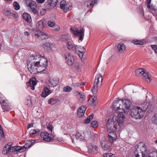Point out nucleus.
I'll use <instances>...</instances> for the list:
<instances>
[{"label": "nucleus", "instance_id": "nucleus-1", "mask_svg": "<svg viewBox=\"0 0 157 157\" xmlns=\"http://www.w3.org/2000/svg\"><path fill=\"white\" fill-rule=\"evenodd\" d=\"M40 55H37L36 54H32L30 56V60H35L33 63L28 65V69L31 74H36L44 71L46 68L48 64L47 59L43 57L40 59Z\"/></svg>", "mask_w": 157, "mask_h": 157}, {"label": "nucleus", "instance_id": "nucleus-2", "mask_svg": "<svg viewBox=\"0 0 157 157\" xmlns=\"http://www.w3.org/2000/svg\"><path fill=\"white\" fill-rule=\"evenodd\" d=\"M121 104H120L118 107H117L116 110L119 111V113L118 115V118L120 122L119 124H121V126L123 125V123L124 121L125 117L123 113H127L130 109L131 105V102L128 100L127 99H121Z\"/></svg>", "mask_w": 157, "mask_h": 157}, {"label": "nucleus", "instance_id": "nucleus-3", "mask_svg": "<svg viewBox=\"0 0 157 157\" xmlns=\"http://www.w3.org/2000/svg\"><path fill=\"white\" fill-rule=\"evenodd\" d=\"M136 149L134 153L136 157H145L147 152L144 144L143 143H140L136 147Z\"/></svg>", "mask_w": 157, "mask_h": 157}, {"label": "nucleus", "instance_id": "nucleus-4", "mask_svg": "<svg viewBox=\"0 0 157 157\" xmlns=\"http://www.w3.org/2000/svg\"><path fill=\"white\" fill-rule=\"evenodd\" d=\"M106 127L108 131L109 130L115 131L116 129H119L121 127V124L119 123L117 119H108L106 123Z\"/></svg>", "mask_w": 157, "mask_h": 157}, {"label": "nucleus", "instance_id": "nucleus-5", "mask_svg": "<svg viewBox=\"0 0 157 157\" xmlns=\"http://www.w3.org/2000/svg\"><path fill=\"white\" fill-rule=\"evenodd\" d=\"M136 75L138 77L142 76L143 79L148 83L151 81V76L143 68L136 69L135 71Z\"/></svg>", "mask_w": 157, "mask_h": 157}, {"label": "nucleus", "instance_id": "nucleus-6", "mask_svg": "<svg viewBox=\"0 0 157 157\" xmlns=\"http://www.w3.org/2000/svg\"><path fill=\"white\" fill-rule=\"evenodd\" d=\"M144 114V112L140 107L133 106L131 109V116L136 119L141 118L143 117Z\"/></svg>", "mask_w": 157, "mask_h": 157}, {"label": "nucleus", "instance_id": "nucleus-7", "mask_svg": "<svg viewBox=\"0 0 157 157\" xmlns=\"http://www.w3.org/2000/svg\"><path fill=\"white\" fill-rule=\"evenodd\" d=\"M70 30L72 33L75 37L78 36L79 40L82 41L84 35L85 29L83 28L79 30L77 28H71Z\"/></svg>", "mask_w": 157, "mask_h": 157}, {"label": "nucleus", "instance_id": "nucleus-8", "mask_svg": "<svg viewBox=\"0 0 157 157\" xmlns=\"http://www.w3.org/2000/svg\"><path fill=\"white\" fill-rule=\"evenodd\" d=\"M102 80L101 75L100 74H98L95 77L94 86L92 89L93 94H95L97 92L98 87L102 84Z\"/></svg>", "mask_w": 157, "mask_h": 157}, {"label": "nucleus", "instance_id": "nucleus-9", "mask_svg": "<svg viewBox=\"0 0 157 157\" xmlns=\"http://www.w3.org/2000/svg\"><path fill=\"white\" fill-rule=\"evenodd\" d=\"M31 33L34 36H36L39 39L44 40L48 38V35L45 33L41 32L40 30L32 29L31 30Z\"/></svg>", "mask_w": 157, "mask_h": 157}, {"label": "nucleus", "instance_id": "nucleus-10", "mask_svg": "<svg viewBox=\"0 0 157 157\" xmlns=\"http://www.w3.org/2000/svg\"><path fill=\"white\" fill-rule=\"evenodd\" d=\"M40 136L43 138V140L46 141H50L53 138V136L46 132H43L41 133Z\"/></svg>", "mask_w": 157, "mask_h": 157}, {"label": "nucleus", "instance_id": "nucleus-11", "mask_svg": "<svg viewBox=\"0 0 157 157\" xmlns=\"http://www.w3.org/2000/svg\"><path fill=\"white\" fill-rule=\"evenodd\" d=\"M65 58L67 64L70 66H72L74 62V56L69 53H66L65 54Z\"/></svg>", "mask_w": 157, "mask_h": 157}, {"label": "nucleus", "instance_id": "nucleus-12", "mask_svg": "<svg viewBox=\"0 0 157 157\" xmlns=\"http://www.w3.org/2000/svg\"><path fill=\"white\" fill-rule=\"evenodd\" d=\"M74 51L76 53L78 54V55L80 58H82L85 52V49L82 46L75 45Z\"/></svg>", "mask_w": 157, "mask_h": 157}, {"label": "nucleus", "instance_id": "nucleus-13", "mask_svg": "<svg viewBox=\"0 0 157 157\" xmlns=\"http://www.w3.org/2000/svg\"><path fill=\"white\" fill-rule=\"evenodd\" d=\"M45 21L43 20H41L37 21L36 24L37 30H41L43 29L45 26H46Z\"/></svg>", "mask_w": 157, "mask_h": 157}, {"label": "nucleus", "instance_id": "nucleus-14", "mask_svg": "<svg viewBox=\"0 0 157 157\" xmlns=\"http://www.w3.org/2000/svg\"><path fill=\"white\" fill-rule=\"evenodd\" d=\"M36 80L35 78H32L27 83V85L28 86L31 87V90H34L35 86L36 84Z\"/></svg>", "mask_w": 157, "mask_h": 157}, {"label": "nucleus", "instance_id": "nucleus-15", "mask_svg": "<svg viewBox=\"0 0 157 157\" xmlns=\"http://www.w3.org/2000/svg\"><path fill=\"white\" fill-rule=\"evenodd\" d=\"M86 108L84 106H81L77 111V116L79 117H83L86 110Z\"/></svg>", "mask_w": 157, "mask_h": 157}, {"label": "nucleus", "instance_id": "nucleus-16", "mask_svg": "<svg viewBox=\"0 0 157 157\" xmlns=\"http://www.w3.org/2000/svg\"><path fill=\"white\" fill-rule=\"evenodd\" d=\"M57 2L58 0H48L47 6L49 7L50 9H52L56 6Z\"/></svg>", "mask_w": 157, "mask_h": 157}, {"label": "nucleus", "instance_id": "nucleus-17", "mask_svg": "<svg viewBox=\"0 0 157 157\" xmlns=\"http://www.w3.org/2000/svg\"><path fill=\"white\" fill-rule=\"evenodd\" d=\"M49 86L51 87H53L56 86L59 83L58 79L56 78L50 79L49 80Z\"/></svg>", "mask_w": 157, "mask_h": 157}, {"label": "nucleus", "instance_id": "nucleus-18", "mask_svg": "<svg viewBox=\"0 0 157 157\" xmlns=\"http://www.w3.org/2000/svg\"><path fill=\"white\" fill-rule=\"evenodd\" d=\"M26 6L30 8L33 7H36V3L32 0H26L25 1Z\"/></svg>", "mask_w": 157, "mask_h": 157}, {"label": "nucleus", "instance_id": "nucleus-19", "mask_svg": "<svg viewBox=\"0 0 157 157\" xmlns=\"http://www.w3.org/2000/svg\"><path fill=\"white\" fill-rule=\"evenodd\" d=\"M97 2V0L94 1L89 0L85 2H84V6L88 8H90L91 6L94 5V4Z\"/></svg>", "mask_w": 157, "mask_h": 157}, {"label": "nucleus", "instance_id": "nucleus-20", "mask_svg": "<svg viewBox=\"0 0 157 157\" xmlns=\"http://www.w3.org/2000/svg\"><path fill=\"white\" fill-rule=\"evenodd\" d=\"M117 48L119 53H124L126 49V46L123 44H119L117 45Z\"/></svg>", "mask_w": 157, "mask_h": 157}, {"label": "nucleus", "instance_id": "nucleus-21", "mask_svg": "<svg viewBox=\"0 0 157 157\" xmlns=\"http://www.w3.org/2000/svg\"><path fill=\"white\" fill-rule=\"evenodd\" d=\"M50 93L51 92L48 88L47 87H45L44 88L41 95L43 97L45 98L50 94Z\"/></svg>", "mask_w": 157, "mask_h": 157}, {"label": "nucleus", "instance_id": "nucleus-22", "mask_svg": "<svg viewBox=\"0 0 157 157\" xmlns=\"http://www.w3.org/2000/svg\"><path fill=\"white\" fill-rule=\"evenodd\" d=\"M88 101L90 105L93 106L96 105L98 102L97 97L94 96L91 97Z\"/></svg>", "mask_w": 157, "mask_h": 157}, {"label": "nucleus", "instance_id": "nucleus-23", "mask_svg": "<svg viewBox=\"0 0 157 157\" xmlns=\"http://www.w3.org/2000/svg\"><path fill=\"white\" fill-rule=\"evenodd\" d=\"M42 48L44 49L47 51H51L52 50V47L51 46L50 44L48 42L44 43L41 46Z\"/></svg>", "mask_w": 157, "mask_h": 157}, {"label": "nucleus", "instance_id": "nucleus-24", "mask_svg": "<svg viewBox=\"0 0 157 157\" xmlns=\"http://www.w3.org/2000/svg\"><path fill=\"white\" fill-rule=\"evenodd\" d=\"M151 0H147L145 5L148 9L152 10V11H155L156 9L152 4H151Z\"/></svg>", "mask_w": 157, "mask_h": 157}, {"label": "nucleus", "instance_id": "nucleus-25", "mask_svg": "<svg viewBox=\"0 0 157 157\" xmlns=\"http://www.w3.org/2000/svg\"><path fill=\"white\" fill-rule=\"evenodd\" d=\"M23 18L29 23L31 22V18L30 16L26 13H25L23 14Z\"/></svg>", "mask_w": 157, "mask_h": 157}, {"label": "nucleus", "instance_id": "nucleus-26", "mask_svg": "<svg viewBox=\"0 0 157 157\" xmlns=\"http://www.w3.org/2000/svg\"><path fill=\"white\" fill-rule=\"evenodd\" d=\"M85 136H82L79 132L77 133L75 137V139L79 141H82L85 139Z\"/></svg>", "mask_w": 157, "mask_h": 157}, {"label": "nucleus", "instance_id": "nucleus-27", "mask_svg": "<svg viewBox=\"0 0 157 157\" xmlns=\"http://www.w3.org/2000/svg\"><path fill=\"white\" fill-rule=\"evenodd\" d=\"M148 105L149 103L147 102H144L141 104V108L142 109L144 113L147 109L148 108Z\"/></svg>", "mask_w": 157, "mask_h": 157}, {"label": "nucleus", "instance_id": "nucleus-28", "mask_svg": "<svg viewBox=\"0 0 157 157\" xmlns=\"http://www.w3.org/2000/svg\"><path fill=\"white\" fill-rule=\"evenodd\" d=\"M67 46L68 49L70 51H75V45H74L71 42H68L67 44Z\"/></svg>", "mask_w": 157, "mask_h": 157}, {"label": "nucleus", "instance_id": "nucleus-29", "mask_svg": "<svg viewBox=\"0 0 157 157\" xmlns=\"http://www.w3.org/2000/svg\"><path fill=\"white\" fill-rule=\"evenodd\" d=\"M25 103L28 107H30L31 106L32 101L30 97H27L26 98L25 100Z\"/></svg>", "mask_w": 157, "mask_h": 157}, {"label": "nucleus", "instance_id": "nucleus-30", "mask_svg": "<svg viewBox=\"0 0 157 157\" xmlns=\"http://www.w3.org/2000/svg\"><path fill=\"white\" fill-rule=\"evenodd\" d=\"M10 146L8 144L6 145L3 148L2 153L4 155H6L10 151Z\"/></svg>", "mask_w": 157, "mask_h": 157}, {"label": "nucleus", "instance_id": "nucleus-31", "mask_svg": "<svg viewBox=\"0 0 157 157\" xmlns=\"http://www.w3.org/2000/svg\"><path fill=\"white\" fill-rule=\"evenodd\" d=\"M93 117L94 115L93 114L89 115L87 118H86L84 120V123L86 124L89 123L92 120Z\"/></svg>", "mask_w": 157, "mask_h": 157}, {"label": "nucleus", "instance_id": "nucleus-32", "mask_svg": "<svg viewBox=\"0 0 157 157\" xmlns=\"http://www.w3.org/2000/svg\"><path fill=\"white\" fill-rule=\"evenodd\" d=\"M78 95L80 96V98L79 99V101L80 102H82L85 101L86 98L84 94L82 92H80L78 93Z\"/></svg>", "mask_w": 157, "mask_h": 157}, {"label": "nucleus", "instance_id": "nucleus-33", "mask_svg": "<svg viewBox=\"0 0 157 157\" xmlns=\"http://www.w3.org/2000/svg\"><path fill=\"white\" fill-rule=\"evenodd\" d=\"M59 99L57 98H51L48 100V102L49 104L54 105L59 101Z\"/></svg>", "mask_w": 157, "mask_h": 157}, {"label": "nucleus", "instance_id": "nucleus-34", "mask_svg": "<svg viewBox=\"0 0 157 157\" xmlns=\"http://www.w3.org/2000/svg\"><path fill=\"white\" fill-rule=\"evenodd\" d=\"M40 130L39 129H32L29 131V134L30 135H37L39 133Z\"/></svg>", "mask_w": 157, "mask_h": 157}, {"label": "nucleus", "instance_id": "nucleus-35", "mask_svg": "<svg viewBox=\"0 0 157 157\" xmlns=\"http://www.w3.org/2000/svg\"><path fill=\"white\" fill-rule=\"evenodd\" d=\"M15 151H18L20 152H22L25 151L26 149V148L24 146L23 147H16L15 146Z\"/></svg>", "mask_w": 157, "mask_h": 157}, {"label": "nucleus", "instance_id": "nucleus-36", "mask_svg": "<svg viewBox=\"0 0 157 157\" xmlns=\"http://www.w3.org/2000/svg\"><path fill=\"white\" fill-rule=\"evenodd\" d=\"M7 105H2V107L3 112L8 111H10V106L9 105H8L7 103Z\"/></svg>", "mask_w": 157, "mask_h": 157}, {"label": "nucleus", "instance_id": "nucleus-37", "mask_svg": "<svg viewBox=\"0 0 157 157\" xmlns=\"http://www.w3.org/2000/svg\"><path fill=\"white\" fill-rule=\"evenodd\" d=\"M72 8V6L71 5H69L68 3H67L66 5V8L64 9V12L67 13L68 11L71 10Z\"/></svg>", "mask_w": 157, "mask_h": 157}, {"label": "nucleus", "instance_id": "nucleus-38", "mask_svg": "<svg viewBox=\"0 0 157 157\" xmlns=\"http://www.w3.org/2000/svg\"><path fill=\"white\" fill-rule=\"evenodd\" d=\"M35 142V140H31V141H28V142L25 144L24 146L26 148L30 147L32 144V143Z\"/></svg>", "mask_w": 157, "mask_h": 157}, {"label": "nucleus", "instance_id": "nucleus-39", "mask_svg": "<svg viewBox=\"0 0 157 157\" xmlns=\"http://www.w3.org/2000/svg\"><path fill=\"white\" fill-rule=\"evenodd\" d=\"M105 141L101 143V147L104 150H107L109 148V146L106 144Z\"/></svg>", "mask_w": 157, "mask_h": 157}, {"label": "nucleus", "instance_id": "nucleus-40", "mask_svg": "<svg viewBox=\"0 0 157 157\" xmlns=\"http://www.w3.org/2000/svg\"><path fill=\"white\" fill-rule=\"evenodd\" d=\"M70 36L68 35H63L62 36V39L63 41H67L69 40Z\"/></svg>", "mask_w": 157, "mask_h": 157}, {"label": "nucleus", "instance_id": "nucleus-41", "mask_svg": "<svg viewBox=\"0 0 157 157\" xmlns=\"http://www.w3.org/2000/svg\"><path fill=\"white\" fill-rule=\"evenodd\" d=\"M72 90V88L69 86H66L63 88V91L65 92H69Z\"/></svg>", "mask_w": 157, "mask_h": 157}, {"label": "nucleus", "instance_id": "nucleus-42", "mask_svg": "<svg viewBox=\"0 0 157 157\" xmlns=\"http://www.w3.org/2000/svg\"><path fill=\"white\" fill-rule=\"evenodd\" d=\"M152 121L154 124L157 125V113L154 114L152 118Z\"/></svg>", "mask_w": 157, "mask_h": 157}, {"label": "nucleus", "instance_id": "nucleus-43", "mask_svg": "<svg viewBox=\"0 0 157 157\" xmlns=\"http://www.w3.org/2000/svg\"><path fill=\"white\" fill-rule=\"evenodd\" d=\"M132 42L136 45H142L144 44L143 42L140 40H134Z\"/></svg>", "mask_w": 157, "mask_h": 157}, {"label": "nucleus", "instance_id": "nucleus-44", "mask_svg": "<svg viewBox=\"0 0 157 157\" xmlns=\"http://www.w3.org/2000/svg\"><path fill=\"white\" fill-rule=\"evenodd\" d=\"M13 5L14 8L15 10H18L20 9V6L18 3L16 1L14 2H13Z\"/></svg>", "mask_w": 157, "mask_h": 157}, {"label": "nucleus", "instance_id": "nucleus-45", "mask_svg": "<svg viewBox=\"0 0 157 157\" xmlns=\"http://www.w3.org/2000/svg\"><path fill=\"white\" fill-rule=\"evenodd\" d=\"M66 4L65 1L64 0L60 2V8L61 9H63L64 11V9L66 8Z\"/></svg>", "mask_w": 157, "mask_h": 157}, {"label": "nucleus", "instance_id": "nucleus-46", "mask_svg": "<svg viewBox=\"0 0 157 157\" xmlns=\"http://www.w3.org/2000/svg\"><path fill=\"white\" fill-rule=\"evenodd\" d=\"M90 125L92 128H96L98 126V123L96 121H93L90 123Z\"/></svg>", "mask_w": 157, "mask_h": 157}, {"label": "nucleus", "instance_id": "nucleus-47", "mask_svg": "<svg viewBox=\"0 0 157 157\" xmlns=\"http://www.w3.org/2000/svg\"><path fill=\"white\" fill-rule=\"evenodd\" d=\"M114 131L109 130V132L108 134V136L110 135L111 136H112V138L115 139L116 138L117 136L116 133L114 132Z\"/></svg>", "mask_w": 157, "mask_h": 157}, {"label": "nucleus", "instance_id": "nucleus-48", "mask_svg": "<svg viewBox=\"0 0 157 157\" xmlns=\"http://www.w3.org/2000/svg\"><path fill=\"white\" fill-rule=\"evenodd\" d=\"M56 23L54 21H49L48 23V25L51 27H53L55 26Z\"/></svg>", "mask_w": 157, "mask_h": 157}, {"label": "nucleus", "instance_id": "nucleus-49", "mask_svg": "<svg viewBox=\"0 0 157 157\" xmlns=\"http://www.w3.org/2000/svg\"><path fill=\"white\" fill-rule=\"evenodd\" d=\"M88 149L90 153L92 152L93 150L94 149V145L91 144H90L88 145Z\"/></svg>", "mask_w": 157, "mask_h": 157}, {"label": "nucleus", "instance_id": "nucleus-50", "mask_svg": "<svg viewBox=\"0 0 157 157\" xmlns=\"http://www.w3.org/2000/svg\"><path fill=\"white\" fill-rule=\"evenodd\" d=\"M12 11L8 10H6L4 13V14L6 16H11Z\"/></svg>", "mask_w": 157, "mask_h": 157}, {"label": "nucleus", "instance_id": "nucleus-51", "mask_svg": "<svg viewBox=\"0 0 157 157\" xmlns=\"http://www.w3.org/2000/svg\"><path fill=\"white\" fill-rule=\"evenodd\" d=\"M47 128L49 131L50 130L51 132H52L53 127L51 123H49L48 125H47Z\"/></svg>", "mask_w": 157, "mask_h": 157}, {"label": "nucleus", "instance_id": "nucleus-52", "mask_svg": "<svg viewBox=\"0 0 157 157\" xmlns=\"http://www.w3.org/2000/svg\"><path fill=\"white\" fill-rule=\"evenodd\" d=\"M148 157H157V153L155 152H153L150 153Z\"/></svg>", "mask_w": 157, "mask_h": 157}, {"label": "nucleus", "instance_id": "nucleus-53", "mask_svg": "<svg viewBox=\"0 0 157 157\" xmlns=\"http://www.w3.org/2000/svg\"><path fill=\"white\" fill-rule=\"evenodd\" d=\"M151 47L154 50L155 52L156 53H157V45H151Z\"/></svg>", "mask_w": 157, "mask_h": 157}, {"label": "nucleus", "instance_id": "nucleus-54", "mask_svg": "<svg viewBox=\"0 0 157 157\" xmlns=\"http://www.w3.org/2000/svg\"><path fill=\"white\" fill-rule=\"evenodd\" d=\"M5 136L4 133L2 129V128L1 125H0V136L2 137H4Z\"/></svg>", "mask_w": 157, "mask_h": 157}, {"label": "nucleus", "instance_id": "nucleus-55", "mask_svg": "<svg viewBox=\"0 0 157 157\" xmlns=\"http://www.w3.org/2000/svg\"><path fill=\"white\" fill-rule=\"evenodd\" d=\"M36 7H33L31 8V11L33 13V14H35L37 15V14L38 13L35 8Z\"/></svg>", "mask_w": 157, "mask_h": 157}, {"label": "nucleus", "instance_id": "nucleus-56", "mask_svg": "<svg viewBox=\"0 0 157 157\" xmlns=\"http://www.w3.org/2000/svg\"><path fill=\"white\" fill-rule=\"evenodd\" d=\"M108 137L109 141L112 143L113 142L116 140V138L114 139L112 138V136H111L110 135H109V136H108Z\"/></svg>", "mask_w": 157, "mask_h": 157}, {"label": "nucleus", "instance_id": "nucleus-57", "mask_svg": "<svg viewBox=\"0 0 157 157\" xmlns=\"http://www.w3.org/2000/svg\"><path fill=\"white\" fill-rule=\"evenodd\" d=\"M15 147H10V152H13L15 151Z\"/></svg>", "mask_w": 157, "mask_h": 157}, {"label": "nucleus", "instance_id": "nucleus-58", "mask_svg": "<svg viewBox=\"0 0 157 157\" xmlns=\"http://www.w3.org/2000/svg\"><path fill=\"white\" fill-rule=\"evenodd\" d=\"M11 16H12L15 18H17V14L16 12L12 11Z\"/></svg>", "mask_w": 157, "mask_h": 157}, {"label": "nucleus", "instance_id": "nucleus-59", "mask_svg": "<svg viewBox=\"0 0 157 157\" xmlns=\"http://www.w3.org/2000/svg\"><path fill=\"white\" fill-rule=\"evenodd\" d=\"M85 82H81L80 83H76L74 85V86H80L85 85Z\"/></svg>", "mask_w": 157, "mask_h": 157}, {"label": "nucleus", "instance_id": "nucleus-60", "mask_svg": "<svg viewBox=\"0 0 157 157\" xmlns=\"http://www.w3.org/2000/svg\"><path fill=\"white\" fill-rule=\"evenodd\" d=\"M54 30L56 31H59L60 30V27L58 25H55L54 26Z\"/></svg>", "mask_w": 157, "mask_h": 157}, {"label": "nucleus", "instance_id": "nucleus-61", "mask_svg": "<svg viewBox=\"0 0 157 157\" xmlns=\"http://www.w3.org/2000/svg\"><path fill=\"white\" fill-rule=\"evenodd\" d=\"M2 105H7L6 104L7 103L8 105H9V103L7 100H3L2 101Z\"/></svg>", "mask_w": 157, "mask_h": 157}, {"label": "nucleus", "instance_id": "nucleus-62", "mask_svg": "<svg viewBox=\"0 0 157 157\" xmlns=\"http://www.w3.org/2000/svg\"><path fill=\"white\" fill-rule=\"evenodd\" d=\"M80 92H79L78 91H76L75 90H74L73 91V94L75 95H78V93Z\"/></svg>", "mask_w": 157, "mask_h": 157}, {"label": "nucleus", "instance_id": "nucleus-63", "mask_svg": "<svg viewBox=\"0 0 157 157\" xmlns=\"http://www.w3.org/2000/svg\"><path fill=\"white\" fill-rule=\"evenodd\" d=\"M36 1L38 3H42L44 2L45 0H36Z\"/></svg>", "mask_w": 157, "mask_h": 157}, {"label": "nucleus", "instance_id": "nucleus-64", "mask_svg": "<svg viewBox=\"0 0 157 157\" xmlns=\"http://www.w3.org/2000/svg\"><path fill=\"white\" fill-rule=\"evenodd\" d=\"M110 153H106L103 155V157H109Z\"/></svg>", "mask_w": 157, "mask_h": 157}]
</instances>
